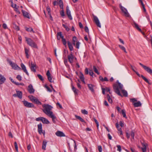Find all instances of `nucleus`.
<instances>
[{
  "mask_svg": "<svg viewBox=\"0 0 152 152\" xmlns=\"http://www.w3.org/2000/svg\"><path fill=\"white\" fill-rule=\"evenodd\" d=\"M49 117H50V118H51L52 119V120L53 121V122L55 123L56 122V116L53 114V113L51 115H49L48 116Z\"/></svg>",
  "mask_w": 152,
  "mask_h": 152,
  "instance_id": "obj_28",
  "label": "nucleus"
},
{
  "mask_svg": "<svg viewBox=\"0 0 152 152\" xmlns=\"http://www.w3.org/2000/svg\"><path fill=\"white\" fill-rule=\"evenodd\" d=\"M81 111L82 113L84 114L87 115L88 114V111L85 109L82 110Z\"/></svg>",
  "mask_w": 152,
  "mask_h": 152,
  "instance_id": "obj_46",
  "label": "nucleus"
},
{
  "mask_svg": "<svg viewBox=\"0 0 152 152\" xmlns=\"http://www.w3.org/2000/svg\"><path fill=\"white\" fill-rule=\"evenodd\" d=\"M118 46H119V47L122 50H123L125 53H127V52L125 48L123 46H122L121 45H118Z\"/></svg>",
  "mask_w": 152,
  "mask_h": 152,
  "instance_id": "obj_36",
  "label": "nucleus"
},
{
  "mask_svg": "<svg viewBox=\"0 0 152 152\" xmlns=\"http://www.w3.org/2000/svg\"><path fill=\"white\" fill-rule=\"evenodd\" d=\"M119 6L121 10L124 13L125 16L126 17H129V15L126 9L122 6L121 4H119Z\"/></svg>",
  "mask_w": 152,
  "mask_h": 152,
  "instance_id": "obj_4",
  "label": "nucleus"
},
{
  "mask_svg": "<svg viewBox=\"0 0 152 152\" xmlns=\"http://www.w3.org/2000/svg\"><path fill=\"white\" fill-rule=\"evenodd\" d=\"M62 41L63 44L64 45H66V41L65 39H64V38L62 39Z\"/></svg>",
  "mask_w": 152,
  "mask_h": 152,
  "instance_id": "obj_52",
  "label": "nucleus"
},
{
  "mask_svg": "<svg viewBox=\"0 0 152 152\" xmlns=\"http://www.w3.org/2000/svg\"><path fill=\"white\" fill-rule=\"evenodd\" d=\"M38 130L39 133L40 134L42 133V127L41 124H39L38 125Z\"/></svg>",
  "mask_w": 152,
  "mask_h": 152,
  "instance_id": "obj_17",
  "label": "nucleus"
},
{
  "mask_svg": "<svg viewBox=\"0 0 152 152\" xmlns=\"http://www.w3.org/2000/svg\"><path fill=\"white\" fill-rule=\"evenodd\" d=\"M17 96L20 99H21L22 97V93L21 91H16Z\"/></svg>",
  "mask_w": 152,
  "mask_h": 152,
  "instance_id": "obj_24",
  "label": "nucleus"
},
{
  "mask_svg": "<svg viewBox=\"0 0 152 152\" xmlns=\"http://www.w3.org/2000/svg\"><path fill=\"white\" fill-rule=\"evenodd\" d=\"M89 73L90 75L92 76V77H93V75H94V72L91 70H89Z\"/></svg>",
  "mask_w": 152,
  "mask_h": 152,
  "instance_id": "obj_50",
  "label": "nucleus"
},
{
  "mask_svg": "<svg viewBox=\"0 0 152 152\" xmlns=\"http://www.w3.org/2000/svg\"><path fill=\"white\" fill-rule=\"evenodd\" d=\"M6 78L1 75H0V84L3 83L6 80Z\"/></svg>",
  "mask_w": 152,
  "mask_h": 152,
  "instance_id": "obj_18",
  "label": "nucleus"
},
{
  "mask_svg": "<svg viewBox=\"0 0 152 152\" xmlns=\"http://www.w3.org/2000/svg\"><path fill=\"white\" fill-rule=\"evenodd\" d=\"M57 35V36L59 37H60L61 38V39L64 38V36L62 35V33L61 32H58Z\"/></svg>",
  "mask_w": 152,
  "mask_h": 152,
  "instance_id": "obj_42",
  "label": "nucleus"
},
{
  "mask_svg": "<svg viewBox=\"0 0 152 152\" xmlns=\"http://www.w3.org/2000/svg\"><path fill=\"white\" fill-rule=\"evenodd\" d=\"M48 12V14L51 13H50V9L48 6L46 8Z\"/></svg>",
  "mask_w": 152,
  "mask_h": 152,
  "instance_id": "obj_55",
  "label": "nucleus"
},
{
  "mask_svg": "<svg viewBox=\"0 0 152 152\" xmlns=\"http://www.w3.org/2000/svg\"><path fill=\"white\" fill-rule=\"evenodd\" d=\"M117 147L118 148L117 150L119 152H121V147L120 145H117Z\"/></svg>",
  "mask_w": 152,
  "mask_h": 152,
  "instance_id": "obj_54",
  "label": "nucleus"
},
{
  "mask_svg": "<svg viewBox=\"0 0 152 152\" xmlns=\"http://www.w3.org/2000/svg\"><path fill=\"white\" fill-rule=\"evenodd\" d=\"M33 102H34L35 103L38 104H41L42 103L40 102L38 99L35 98L34 99V100Z\"/></svg>",
  "mask_w": 152,
  "mask_h": 152,
  "instance_id": "obj_30",
  "label": "nucleus"
},
{
  "mask_svg": "<svg viewBox=\"0 0 152 152\" xmlns=\"http://www.w3.org/2000/svg\"><path fill=\"white\" fill-rule=\"evenodd\" d=\"M133 26L134 27L136 28L140 32H142V30L139 27L138 24H137V23H136L134 21L133 22Z\"/></svg>",
  "mask_w": 152,
  "mask_h": 152,
  "instance_id": "obj_20",
  "label": "nucleus"
},
{
  "mask_svg": "<svg viewBox=\"0 0 152 152\" xmlns=\"http://www.w3.org/2000/svg\"><path fill=\"white\" fill-rule=\"evenodd\" d=\"M131 136L133 139H134V132L133 131H132L131 133Z\"/></svg>",
  "mask_w": 152,
  "mask_h": 152,
  "instance_id": "obj_57",
  "label": "nucleus"
},
{
  "mask_svg": "<svg viewBox=\"0 0 152 152\" xmlns=\"http://www.w3.org/2000/svg\"><path fill=\"white\" fill-rule=\"evenodd\" d=\"M98 149L99 152H102V148L101 145L98 146Z\"/></svg>",
  "mask_w": 152,
  "mask_h": 152,
  "instance_id": "obj_56",
  "label": "nucleus"
},
{
  "mask_svg": "<svg viewBox=\"0 0 152 152\" xmlns=\"http://www.w3.org/2000/svg\"><path fill=\"white\" fill-rule=\"evenodd\" d=\"M37 76L39 78L41 81H43L44 80V79L43 78L42 76L40 74H37Z\"/></svg>",
  "mask_w": 152,
  "mask_h": 152,
  "instance_id": "obj_44",
  "label": "nucleus"
},
{
  "mask_svg": "<svg viewBox=\"0 0 152 152\" xmlns=\"http://www.w3.org/2000/svg\"><path fill=\"white\" fill-rule=\"evenodd\" d=\"M60 15L62 17H64L65 16V14L64 10H61L60 12Z\"/></svg>",
  "mask_w": 152,
  "mask_h": 152,
  "instance_id": "obj_49",
  "label": "nucleus"
},
{
  "mask_svg": "<svg viewBox=\"0 0 152 152\" xmlns=\"http://www.w3.org/2000/svg\"><path fill=\"white\" fill-rule=\"evenodd\" d=\"M43 124H49L50 123L49 121L48 120L46 119L45 118L42 117L41 121Z\"/></svg>",
  "mask_w": 152,
  "mask_h": 152,
  "instance_id": "obj_26",
  "label": "nucleus"
},
{
  "mask_svg": "<svg viewBox=\"0 0 152 152\" xmlns=\"http://www.w3.org/2000/svg\"><path fill=\"white\" fill-rule=\"evenodd\" d=\"M14 28L15 29H16L17 31H19V28L18 27V26H17L15 24H14Z\"/></svg>",
  "mask_w": 152,
  "mask_h": 152,
  "instance_id": "obj_53",
  "label": "nucleus"
},
{
  "mask_svg": "<svg viewBox=\"0 0 152 152\" xmlns=\"http://www.w3.org/2000/svg\"><path fill=\"white\" fill-rule=\"evenodd\" d=\"M85 30L86 32H87L89 34V30L87 26H86L85 27Z\"/></svg>",
  "mask_w": 152,
  "mask_h": 152,
  "instance_id": "obj_61",
  "label": "nucleus"
},
{
  "mask_svg": "<svg viewBox=\"0 0 152 152\" xmlns=\"http://www.w3.org/2000/svg\"><path fill=\"white\" fill-rule=\"evenodd\" d=\"M25 53L26 55V57L27 58H28L29 57V55L28 54V53L29 52V50L28 49H27L26 48H25Z\"/></svg>",
  "mask_w": 152,
  "mask_h": 152,
  "instance_id": "obj_37",
  "label": "nucleus"
},
{
  "mask_svg": "<svg viewBox=\"0 0 152 152\" xmlns=\"http://www.w3.org/2000/svg\"><path fill=\"white\" fill-rule=\"evenodd\" d=\"M115 126L117 128L118 131L119 132V133L120 135L122 134V129L121 128H120L119 126V124L118 123H116L115 124Z\"/></svg>",
  "mask_w": 152,
  "mask_h": 152,
  "instance_id": "obj_19",
  "label": "nucleus"
},
{
  "mask_svg": "<svg viewBox=\"0 0 152 152\" xmlns=\"http://www.w3.org/2000/svg\"><path fill=\"white\" fill-rule=\"evenodd\" d=\"M77 81L78 82H76L77 86L78 88L79 89H81V86L80 85V83H79V82H80L79 80L78 79L77 80Z\"/></svg>",
  "mask_w": 152,
  "mask_h": 152,
  "instance_id": "obj_45",
  "label": "nucleus"
},
{
  "mask_svg": "<svg viewBox=\"0 0 152 152\" xmlns=\"http://www.w3.org/2000/svg\"><path fill=\"white\" fill-rule=\"evenodd\" d=\"M43 108L42 110L43 112L46 115L49 116L53 113L51 110L53 108V107L48 104H44L42 105Z\"/></svg>",
  "mask_w": 152,
  "mask_h": 152,
  "instance_id": "obj_2",
  "label": "nucleus"
},
{
  "mask_svg": "<svg viewBox=\"0 0 152 152\" xmlns=\"http://www.w3.org/2000/svg\"><path fill=\"white\" fill-rule=\"evenodd\" d=\"M74 143L75 144L74 149V151H76L77 150V146L76 145V142L75 140H73Z\"/></svg>",
  "mask_w": 152,
  "mask_h": 152,
  "instance_id": "obj_51",
  "label": "nucleus"
},
{
  "mask_svg": "<svg viewBox=\"0 0 152 152\" xmlns=\"http://www.w3.org/2000/svg\"><path fill=\"white\" fill-rule=\"evenodd\" d=\"M28 97L30 100L33 102L34 100V99L35 98V97L32 95H30L28 96Z\"/></svg>",
  "mask_w": 152,
  "mask_h": 152,
  "instance_id": "obj_41",
  "label": "nucleus"
},
{
  "mask_svg": "<svg viewBox=\"0 0 152 152\" xmlns=\"http://www.w3.org/2000/svg\"><path fill=\"white\" fill-rule=\"evenodd\" d=\"M56 134L58 137H61L65 136V135L63 132L60 131H58L56 132Z\"/></svg>",
  "mask_w": 152,
  "mask_h": 152,
  "instance_id": "obj_16",
  "label": "nucleus"
},
{
  "mask_svg": "<svg viewBox=\"0 0 152 152\" xmlns=\"http://www.w3.org/2000/svg\"><path fill=\"white\" fill-rule=\"evenodd\" d=\"M47 142L46 140H44L43 141L42 145V149L44 150H46V145Z\"/></svg>",
  "mask_w": 152,
  "mask_h": 152,
  "instance_id": "obj_25",
  "label": "nucleus"
},
{
  "mask_svg": "<svg viewBox=\"0 0 152 152\" xmlns=\"http://www.w3.org/2000/svg\"><path fill=\"white\" fill-rule=\"evenodd\" d=\"M135 72L136 74L139 77H141L144 81L148 83L149 84H151V83H150L148 80V79L146 78L144 76L142 75H140L137 72Z\"/></svg>",
  "mask_w": 152,
  "mask_h": 152,
  "instance_id": "obj_12",
  "label": "nucleus"
},
{
  "mask_svg": "<svg viewBox=\"0 0 152 152\" xmlns=\"http://www.w3.org/2000/svg\"><path fill=\"white\" fill-rule=\"evenodd\" d=\"M15 11L17 12V13H18L19 14L20 13V12L19 10L16 7L15 8Z\"/></svg>",
  "mask_w": 152,
  "mask_h": 152,
  "instance_id": "obj_64",
  "label": "nucleus"
},
{
  "mask_svg": "<svg viewBox=\"0 0 152 152\" xmlns=\"http://www.w3.org/2000/svg\"><path fill=\"white\" fill-rule=\"evenodd\" d=\"M75 117L76 118L80 120L81 122H85V121H84V120L80 116L75 115Z\"/></svg>",
  "mask_w": 152,
  "mask_h": 152,
  "instance_id": "obj_32",
  "label": "nucleus"
},
{
  "mask_svg": "<svg viewBox=\"0 0 152 152\" xmlns=\"http://www.w3.org/2000/svg\"><path fill=\"white\" fill-rule=\"evenodd\" d=\"M62 26L64 27V28L65 29H66V30L67 31H69V30H70V29L68 27V26H66V25H65L64 24H62Z\"/></svg>",
  "mask_w": 152,
  "mask_h": 152,
  "instance_id": "obj_39",
  "label": "nucleus"
},
{
  "mask_svg": "<svg viewBox=\"0 0 152 152\" xmlns=\"http://www.w3.org/2000/svg\"><path fill=\"white\" fill-rule=\"evenodd\" d=\"M22 12L23 13V15L28 18H30L28 13L24 11L23 10H22Z\"/></svg>",
  "mask_w": 152,
  "mask_h": 152,
  "instance_id": "obj_23",
  "label": "nucleus"
},
{
  "mask_svg": "<svg viewBox=\"0 0 152 152\" xmlns=\"http://www.w3.org/2000/svg\"><path fill=\"white\" fill-rule=\"evenodd\" d=\"M88 70L87 68H86L85 70V74L86 75H88L89 73Z\"/></svg>",
  "mask_w": 152,
  "mask_h": 152,
  "instance_id": "obj_59",
  "label": "nucleus"
},
{
  "mask_svg": "<svg viewBox=\"0 0 152 152\" xmlns=\"http://www.w3.org/2000/svg\"><path fill=\"white\" fill-rule=\"evenodd\" d=\"M88 86L89 88L91 91L92 92H94V90L93 89V85L91 84H88Z\"/></svg>",
  "mask_w": 152,
  "mask_h": 152,
  "instance_id": "obj_31",
  "label": "nucleus"
},
{
  "mask_svg": "<svg viewBox=\"0 0 152 152\" xmlns=\"http://www.w3.org/2000/svg\"><path fill=\"white\" fill-rule=\"evenodd\" d=\"M23 103L24 105L26 107H34V105L32 103H29L27 101H24Z\"/></svg>",
  "mask_w": 152,
  "mask_h": 152,
  "instance_id": "obj_9",
  "label": "nucleus"
},
{
  "mask_svg": "<svg viewBox=\"0 0 152 152\" xmlns=\"http://www.w3.org/2000/svg\"><path fill=\"white\" fill-rule=\"evenodd\" d=\"M25 39L27 43L29 46L34 48H37V44L31 39L25 37Z\"/></svg>",
  "mask_w": 152,
  "mask_h": 152,
  "instance_id": "obj_3",
  "label": "nucleus"
},
{
  "mask_svg": "<svg viewBox=\"0 0 152 152\" xmlns=\"http://www.w3.org/2000/svg\"><path fill=\"white\" fill-rule=\"evenodd\" d=\"M10 64L11 66L13 68L15 69H17L18 67V66L15 64L12 63V61H9Z\"/></svg>",
  "mask_w": 152,
  "mask_h": 152,
  "instance_id": "obj_14",
  "label": "nucleus"
},
{
  "mask_svg": "<svg viewBox=\"0 0 152 152\" xmlns=\"http://www.w3.org/2000/svg\"><path fill=\"white\" fill-rule=\"evenodd\" d=\"M16 78L18 80L20 81L21 80H22L21 77L20 75H18Z\"/></svg>",
  "mask_w": 152,
  "mask_h": 152,
  "instance_id": "obj_58",
  "label": "nucleus"
},
{
  "mask_svg": "<svg viewBox=\"0 0 152 152\" xmlns=\"http://www.w3.org/2000/svg\"><path fill=\"white\" fill-rule=\"evenodd\" d=\"M130 100L131 102H133V104L137 101V100L134 98L130 99Z\"/></svg>",
  "mask_w": 152,
  "mask_h": 152,
  "instance_id": "obj_48",
  "label": "nucleus"
},
{
  "mask_svg": "<svg viewBox=\"0 0 152 152\" xmlns=\"http://www.w3.org/2000/svg\"><path fill=\"white\" fill-rule=\"evenodd\" d=\"M139 64L148 73L151 75H152V69L151 68L149 67L144 65L141 63H140Z\"/></svg>",
  "mask_w": 152,
  "mask_h": 152,
  "instance_id": "obj_5",
  "label": "nucleus"
},
{
  "mask_svg": "<svg viewBox=\"0 0 152 152\" xmlns=\"http://www.w3.org/2000/svg\"><path fill=\"white\" fill-rule=\"evenodd\" d=\"M94 121H95V122L96 123V126H97V127L98 128L99 124V123H98V121L95 118H94Z\"/></svg>",
  "mask_w": 152,
  "mask_h": 152,
  "instance_id": "obj_60",
  "label": "nucleus"
},
{
  "mask_svg": "<svg viewBox=\"0 0 152 152\" xmlns=\"http://www.w3.org/2000/svg\"><path fill=\"white\" fill-rule=\"evenodd\" d=\"M30 68L31 70L34 72H36V69H37L36 65L35 63H33L32 62H31V65H30Z\"/></svg>",
  "mask_w": 152,
  "mask_h": 152,
  "instance_id": "obj_7",
  "label": "nucleus"
},
{
  "mask_svg": "<svg viewBox=\"0 0 152 152\" xmlns=\"http://www.w3.org/2000/svg\"><path fill=\"white\" fill-rule=\"evenodd\" d=\"M122 114L123 115V117L127 118V117H126V114L125 112V110H123L121 111Z\"/></svg>",
  "mask_w": 152,
  "mask_h": 152,
  "instance_id": "obj_40",
  "label": "nucleus"
},
{
  "mask_svg": "<svg viewBox=\"0 0 152 152\" xmlns=\"http://www.w3.org/2000/svg\"><path fill=\"white\" fill-rule=\"evenodd\" d=\"M143 147L141 149L142 152H146V146L145 144L142 145Z\"/></svg>",
  "mask_w": 152,
  "mask_h": 152,
  "instance_id": "obj_34",
  "label": "nucleus"
},
{
  "mask_svg": "<svg viewBox=\"0 0 152 152\" xmlns=\"http://www.w3.org/2000/svg\"><path fill=\"white\" fill-rule=\"evenodd\" d=\"M21 66L23 71L28 76L29 74L28 72L26 70V68L24 65L23 64L21 63Z\"/></svg>",
  "mask_w": 152,
  "mask_h": 152,
  "instance_id": "obj_15",
  "label": "nucleus"
},
{
  "mask_svg": "<svg viewBox=\"0 0 152 152\" xmlns=\"http://www.w3.org/2000/svg\"><path fill=\"white\" fill-rule=\"evenodd\" d=\"M66 12L68 18L70 19V20H72V18L71 15V12L69 10V8L68 6H67L66 7Z\"/></svg>",
  "mask_w": 152,
  "mask_h": 152,
  "instance_id": "obj_11",
  "label": "nucleus"
},
{
  "mask_svg": "<svg viewBox=\"0 0 152 152\" xmlns=\"http://www.w3.org/2000/svg\"><path fill=\"white\" fill-rule=\"evenodd\" d=\"M93 69L94 72L96 73H97L98 75H99L100 74L99 72L98 71V70L95 66H93Z\"/></svg>",
  "mask_w": 152,
  "mask_h": 152,
  "instance_id": "obj_38",
  "label": "nucleus"
},
{
  "mask_svg": "<svg viewBox=\"0 0 152 152\" xmlns=\"http://www.w3.org/2000/svg\"><path fill=\"white\" fill-rule=\"evenodd\" d=\"M67 44L68 45L70 51H72L73 50V47L71 43L70 42H68Z\"/></svg>",
  "mask_w": 152,
  "mask_h": 152,
  "instance_id": "obj_29",
  "label": "nucleus"
},
{
  "mask_svg": "<svg viewBox=\"0 0 152 152\" xmlns=\"http://www.w3.org/2000/svg\"><path fill=\"white\" fill-rule=\"evenodd\" d=\"M80 75L79 76V77L80 79L83 83H85V82L84 81V77L83 75L81 72H80Z\"/></svg>",
  "mask_w": 152,
  "mask_h": 152,
  "instance_id": "obj_21",
  "label": "nucleus"
},
{
  "mask_svg": "<svg viewBox=\"0 0 152 152\" xmlns=\"http://www.w3.org/2000/svg\"><path fill=\"white\" fill-rule=\"evenodd\" d=\"M46 75L48 77V78L49 81L50 82H53V81L52 80V77L50 76V74L49 70H48L46 73Z\"/></svg>",
  "mask_w": 152,
  "mask_h": 152,
  "instance_id": "obj_13",
  "label": "nucleus"
},
{
  "mask_svg": "<svg viewBox=\"0 0 152 152\" xmlns=\"http://www.w3.org/2000/svg\"><path fill=\"white\" fill-rule=\"evenodd\" d=\"M93 18L94 21L97 26L99 28L101 27V25L98 18L95 16H93Z\"/></svg>",
  "mask_w": 152,
  "mask_h": 152,
  "instance_id": "obj_8",
  "label": "nucleus"
},
{
  "mask_svg": "<svg viewBox=\"0 0 152 152\" xmlns=\"http://www.w3.org/2000/svg\"><path fill=\"white\" fill-rule=\"evenodd\" d=\"M117 83H118V85L114 84L113 86V88L115 92L118 95L122 96L120 91V90H121L122 91L124 96L125 97L127 96L128 94L127 91L126 90L123 89V85L119 82L118 80L117 81Z\"/></svg>",
  "mask_w": 152,
  "mask_h": 152,
  "instance_id": "obj_1",
  "label": "nucleus"
},
{
  "mask_svg": "<svg viewBox=\"0 0 152 152\" xmlns=\"http://www.w3.org/2000/svg\"><path fill=\"white\" fill-rule=\"evenodd\" d=\"M134 106L135 107H137L141 106L142 104L140 101H138L133 103Z\"/></svg>",
  "mask_w": 152,
  "mask_h": 152,
  "instance_id": "obj_22",
  "label": "nucleus"
},
{
  "mask_svg": "<svg viewBox=\"0 0 152 152\" xmlns=\"http://www.w3.org/2000/svg\"><path fill=\"white\" fill-rule=\"evenodd\" d=\"M42 118V117H40L37 118H36V120L37 121H41Z\"/></svg>",
  "mask_w": 152,
  "mask_h": 152,
  "instance_id": "obj_62",
  "label": "nucleus"
},
{
  "mask_svg": "<svg viewBox=\"0 0 152 152\" xmlns=\"http://www.w3.org/2000/svg\"><path fill=\"white\" fill-rule=\"evenodd\" d=\"M107 97L109 102L110 103H112L113 102L109 94H107Z\"/></svg>",
  "mask_w": 152,
  "mask_h": 152,
  "instance_id": "obj_35",
  "label": "nucleus"
},
{
  "mask_svg": "<svg viewBox=\"0 0 152 152\" xmlns=\"http://www.w3.org/2000/svg\"><path fill=\"white\" fill-rule=\"evenodd\" d=\"M80 42L79 41H77V42L76 44V48L77 49L79 48L80 45Z\"/></svg>",
  "mask_w": 152,
  "mask_h": 152,
  "instance_id": "obj_47",
  "label": "nucleus"
},
{
  "mask_svg": "<svg viewBox=\"0 0 152 152\" xmlns=\"http://www.w3.org/2000/svg\"><path fill=\"white\" fill-rule=\"evenodd\" d=\"M74 58L75 59H76V58L74 56L72 52H71L70 55L68 56V58L69 61L70 63L71 64L73 63V60Z\"/></svg>",
  "mask_w": 152,
  "mask_h": 152,
  "instance_id": "obj_6",
  "label": "nucleus"
},
{
  "mask_svg": "<svg viewBox=\"0 0 152 152\" xmlns=\"http://www.w3.org/2000/svg\"><path fill=\"white\" fill-rule=\"evenodd\" d=\"M28 92L31 94L34 93L35 91L31 84H30L28 86Z\"/></svg>",
  "mask_w": 152,
  "mask_h": 152,
  "instance_id": "obj_10",
  "label": "nucleus"
},
{
  "mask_svg": "<svg viewBox=\"0 0 152 152\" xmlns=\"http://www.w3.org/2000/svg\"><path fill=\"white\" fill-rule=\"evenodd\" d=\"M72 89L74 91L75 94H77L78 91V90H77L73 86H72Z\"/></svg>",
  "mask_w": 152,
  "mask_h": 152,
  "instance_id": "obj_33",
  "label": "nucleus"
},
{
  "mask_svg": "<svg viewBox=\"0 0 152 152\" xmlns=\"http://www.w3.org/2000/svg\"><path fill=\"white\" fill-rule=\"evenodd\" d=\"M56 105L57 106H58L61 109H62V106L59 102H57L56 103Z\"/></svg>",
  "mask_w": 152,
  "mask_h": 152,
  "instance_id": "obj_63",
  "label": "nucleus"
},
{
  "mask_svg": "<svg viewBox=\"0 0 152 152\" xmlns=\"http://www.w3.org/2000/svg\"><path fill=\"white\" fill-rule=\"evenodd\" d=\"M26 30L29 32H32L33 33H35V31H33V28L31 27L28 28L27 27H25Z\"/></svg>",
  "mask_w": 152,
  "mask_h": 152,
  "instance_id": "obj_27",
  "label": "nucleus"
},
{
  "mask_svg": "<svg viewBox=\"0 0 152 152\" xmlns=\"http://www.w3.org/2000/svg\"><path fill=\"white\" fill-rule=\"evenodd\" d=\"M14 145L16 149V151L18 152V146L16 142H14Z\"/></svg>",
  "mask_w": 152,
  "mask_h": 152,
  "instance_id": "obj_43",
  "label": "nucleus"
}]
</instances>
